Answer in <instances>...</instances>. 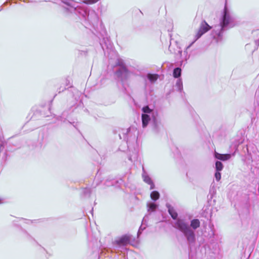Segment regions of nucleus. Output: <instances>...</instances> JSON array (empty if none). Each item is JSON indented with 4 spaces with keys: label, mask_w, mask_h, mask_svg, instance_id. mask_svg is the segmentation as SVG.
<instances>
[{
    "label": "nucleus",
    "mask_w": 259,
    "mask_h": 259,
    "mask_svg": "<svg viewBox=\"0 0 259 259\" xmlns=\"http://www.w3.org/2000/svg\"><path fill=\"white\" fill-rule=\"evenodd\" d=\"M132 236L130 234H125L114 241V244L118 246H126L131 243Z\"/></svg>",
    "instance_id": "nucleus-7"
},
{
    "label": "nucleus",
    "mask_w": 259,
    "mask_h": 259,
    "mask_svg": "<svg viewBox=\"0 0 259 259\" xmlns=\"http://www.w3.org/2000/svg\"><path fill=\"white\" fill-rule=\"evenodd\" d=\"M178 54L180 55V56H182V51L181 50L180 48H179V50L178 51Z\"/></svg>",
    "instance_id": "nucleus-30"
},
{
    "label": "nucleus",
    "mask_w": 259,
    "mask_h": 259,
    "mask_svg": "<svg viewBox=\"0 0 259 259\" xmlns=\"http://www.w3.org/2000/svg\"><path fill=\"white\" fill-rule=\"evenodd\" d=\"M148 212H153L158 207V205L154 202H148L147 204Z\"/></svg>",
    "instance_id": "nucleus-13"
},
{
    "label": "nucleus",
    "mask_w": 259,
    "mask_h": 259,
    "mask_svg": "<svg viewBox=\"0 0 259 259\" xmlns=\"http://www.w3.org/2000/svg\"><path fill=\"white\" fill-rule=\"evenodd\" d=\"M61 118H62V119H64V120H63V122H65V120H66V119H65V118H64V117H62V116H61Z\"/></svg>",
    "instance_id": "nucleus-32"
},
{
    "label": "nucleus",
    "mask_w": 259,
    "mask_h": 259,
    "mask_svg": "<svg viewBox=\"0 0 259 259\" xmlns=\"http://www.w3.org/2000/svg\"><path fill=\"white\" fill-rule=\"evenodd\" d=\"M158 77V75L156 74H148L147 75L148 79L152 82L155 81Z\"/></svg>",
    "instance_id": "nucleus-17"
},
{
    "label": "nucleus",
    "mask_w": 259,
    "mask_h": 259,
    "mask_svg": "<svg viewBox=\"0 0 259 259\" xmlns=\"http://www.w3.org/2000/svg\"><path fill=\"white\" fill-rule=\"evenodd\" d=\"M169 35L170 37H171V34H169Z\"/></svg>",
    "instance_id": "nucleus-36"
},
{
    "label": "nucleus",
    "mask_w": 259,
    "mask_h": 259,
    "mask_svg": "<svg viewBox=\"0 0 259 259\" xmlns=\"http://www.w3.org/2000/svg\"><path fill=\"white\" fill-rule=\"evenodd\" d=\"M28 1V2H36L35 0H27Z\"/></svg>",
    "instance_id": "nucleus-31"
},
{
    "label": "nucleus",
    "mask_w": 259,
    "mask_h": 259,
    "mask_svg": "<svg viewBox=\"0 0 259 259\" xmlns=\"http://www.w3.org/2000/svg\"><path fill=\"white\" fill-rule=\"evenodd\" d=\"M28 222H31V221H30V220H28Z\"/></svg>",
    "instance_id": "nucleus-37"
},
{
    "label": "nucleus",
    "mask_w": 259,
    "mask_h": 259,
    "mask_svg": "<svg viewBox=\"0 0 259 259\" xmlns=\"http://www.w3.org/2000/svg\"><path fill=\"white\" fill-rule=\"evenodd\" d=\"M159 193L157 191H152L150 194L151 198L154 201L158 200L159 198Z\"/></svg>",
    "instance_id": "nucleus-15"
},
{
    "label": "nucleus",
    "mask_w": 259,
    "mask_h": 259,
    "mask_svg": "<svg viewBox=\"0 0 259 259\" xmlns=\"http://www.w3.org/2000/svg\"><path fill=\"white\" fill-rule=\"evenodd\" d=\"M99 0H87L84 1L86 4H93L96 3Z\"/></svg>",
    "instance_id": "nucleus-24"
},
{
    "label": "nucleus",
    "mask_w": 259,
    "mask_h": 259,
    "mask_svg": "<svg viewBox=\"0 0 259 259\" xmlns=\"http://www.w3.org/2000/svg\"><path fill=\"white\" fill-rule=\"evenodd\" d=\"M215 158L222 161H226L229 160L231 157V154H220L217 152L214 154Z\"/></svg>",
    "instance_id": "nucleus-10"
},
{
    "label": "nucleus",
    "mask_w": 259,
    "mask_h": 259,
    "mask_svg": "<svg viewBox=\"0 0 259 259\" xmlns=\"http://www.w3.org/2000/svg\"><path fill=\"white\" fill-rule=\"evenodd\" d=\"M166 207L168 209V212L169 214L170 215L172 219L177 221V220L179 219L178 218V213L175 210L173 207H172L170 204H166Z\"/></svg>",
    "instance_id": "nucleus-11"
},
{
    "label": "nucleus",
    "mask_w": 259,
    "mask_h": 259,
    "mask_svg": "<svg viewBox=\"0 0 259 259\" xmlns=\"http://www.w3.org/2000/svg\"><path fill=\"white\" fill-rule=\"evenodd\" d=\"M211 28V27L209 26L207 23L205 21L203 20L201 22L199 29L196 34L195 36V39L192 42L187 48L186 50H187L189 48L191 47V46L192 45V44L197 40L198 38H199L203 34L207 32L208 30H209ZM185 53H187V51H184Z\"/></svg>",
    "instance_id": "nucleus-6"
},
{
    "label": "nucleus",
    "mask_w": 259,
    "mask_h": 259,
    "mask_svg": "<svg viewBox=\"0 0 259 259\" xmlns=\"http://www.w3.org/2000/svg\"><path fill=\"white\" fill-rule=\"evenodd\" d=\"M214 177L217 181H219L221 179V174L220 171H216Z\"/></svg>",
    "instance_id": "nucleus-22"
},
{
    "label": "nucleus",
    "mask_w": 259,
    "mask_h": 259,
    "mask_svg": "<svg viewBox=\"0 0 259 259\" xmlns=\"http://www.w3.org/2000/svg\"><path fill=\"white\" fill-rule=\"evenodd\" d=\"M224 167L223 163L220 161H217L215 163V168L216 171H221Z\"/></svg>",
    "instance_id": "nucleus-18"
},
{
    "label": "nucleus",
    "mask_w": 259,
    "mask_h": 259,
    "mask_svg": "<svg viewBox=\"0 0 259 259\" xmlns=\"http://www.w3.org/2000/svg\"><path fill=\"white\" fill-rule=\"evenodd\" d=\"M255 96L256 100H259V88L256 91Z\"/></svg>",
    "instance_id": "nucleus-27"
},
{
    "label": "nucleus",
    "mask_w": 259,
    "mask_h": 259,
    "mask_svg": "<svg viewBox=\"0 0 259 259\" xmlns=\"http://www.w3.org/2000/svg\"><path fill=\"white\" fill-rule=\"evenodd\" d=\"M200 225V221L197 219L191 220L190 224L185 219H179L174 223L172 226L183 234L188 244L191 246L194 245L196 241L194 230L198 228Z\"/></svg>",
    "instance_id": "nucleus-3"
},
{
    "label": "nucleus",
    "mask_w": 259,
    "mask_h": 259,
    "mask_svg": "<svg viewBox=\"0 0 259 259\" xmlns=\"http://www.w3.org/2000/svg\"><path fill=\"white\" fill-rule=\"evenodd\" d=\"M144 224H143V223H142V225L141 226H140L139 229V231L137 233V236L138 237H139V236L140 235V234H141L142 232V231L145 229L146 228V227H143V226L144 225Z\"/></svg>",
    "instance_id": "nucleus-23"
},
{
    "label": "nucleus",
    "mask_w": 259,
    "mask_h": 259,
    "mask_svg": "<svg viewBox=\"0 0 259 259\" xmlns=\"http://www.w3.org/2000/svg\"><path fill=\"white\" fill-rule=\"evenodd\" d=\"M176 87L177 88L179 92H182L183 90V82L182 79L178 78L176 83Z\"/></svg>",
    "instance_id": "nucleus-16"
},
{
    "label": "nucleus",
    "mask_w": 259,
    "mask_h": 259,
    "mask_svg": "<svg viewBox=\"0 0 259 259\" xmlns=\"http://www.w3.org/2000/svg\"><path fill=\"white\" fill-rule=\"evenodd\" d=\"M82 193L86 196H90L91 193V191L90 188H85L82 190Z\"/></svg>",
    "instance_id": "nucleus-20"
},
{
    "label": "nucleus",
    "mask_w": 259,
    "mask_h": 259,
    "mask_svg": "<svg viewBox=\"0 0 259 259\" xmlns=\"http://www.w3.org/2000/svg\"><path fill=\"white\" fill-rule=\"evenodd\" d=\"M254 43L256 46L255 50H257L259 46V38L258 39L255 40L254 41Z\"/></svg>",
    "instance_id": "nucleus-26"
},
{
    "label": "nucleus",
    "mask_w": 259,
    "mask_h": 259,
    "mask_svg": "<svg viewBox=\"0 0 259 259\" xmlns=\"http://www.w3.org/2000/svg\"><path fill=\"white\" fill-rule=\"evenodd\" d=\"M182 70L180 67H177L174 69L173 76L175 78H179L181 75Z\"/></svg>",
    "instance_id": "nucleus-14"
},
{
    "label": "nucleus",
    "mask_w": 259,
    "mask_h": 259,
    "mask_svg": "<svg viewBox=\"0 0 259 259\" xmlns=\"http://www.w3.org/2000/svg\"><path fill=\"white\" fill-rule=\"evenodd\" d=\"M65 115V113L64 112V113L62 114V116H64Z\"/></svg>",
    "instance_id": "nucleus-34"
},
{
    "label": "nucleus",
    "mask_w": 259,
    "mask_h": 259,
    "mask_svg": "<svg viewBox=\"0 0 259 259\" xmlns=\"http://www.w3.org/2000/svg\"><path fill=\"white\" fill-rule=\"evenodd\" d=\"M138 135V132L136 128L133 127L122 129L121 132L119 134L120 139H123L126 142L128 148L130 147L131 142L137 141Z\"/></svg>",
    "instance_id": "nucleus-5"
},
{
    "label": "nucleus",
    "mask_w": 259,
    "mask_h": 259,
    "mask_svg": "<svg viewBox=\"0 0 259 259\" xmlns=\"http://www.w3.org/2000/svg\"><path fill=\"white\" fill-rule=\"evenodd\" d=\"M148 219H149L148 215H146L143 219V221H142L143 224H145L146 223H147L148 221Z\"/></svg>",
    "instance_id": "nucleus-25"
},
{
    "label": "nucleus",
    "mask_w": 259,
    "mask_h": 259,
    "mask_svg": "<svg viewBox=\"0 0 259 259\" xmlns=\"http://www.w3.org/2000/svg\"><path fill=\"white\" fill-rule=\"evenodd\" d=\"M189 58V56H188V57H186V58H185V60L186 61Z\"/></svg>",
    "instance_id": "nucleus-33"
},
{
    "label": "nucleus",
    "mask_w": 259,
    "mask_h": 259,
    "mask_svg": "<svg viewBox=\"0 0 259 259\" xmlns=\"http://www.w3.org/2000/svg\"><path fill=\"white\" fill-rule=\"evenodd\" d=\"M137 157H138V156H137V153L136 152L135 153H134L132 155H129L128 156V160L131 161H133L134 160H135L136 159H137Z\"/></svg>",
    "instance_id": "nucleus-21"
},
{
    "label": "nucleus",
    "mask_w": 259,
    "mask_h": 259,
    "mask_svg": "<svg viewBox=\"0 0 259 259\" xmlns=\"http://www.w3.org/2000/svg\"><path fill=\"white\" fill-rule=\"evenodd\" d=\"M116 65L119 66L120 68L126 67L123 60L120 58L117 59L116 62Z\"/></svg>",
    "instance_id": "nucleus-19"
},
{
    "label": "nucleus",
    "mask_w": 259,
    "mask_h": 259,
    "mask_svg": "<svg viewBox=\"0 0 259 259\" xmlns=\"http://www.w3.org/2000/svg\"><path fill=\"white\" fill-rule=\"evenodd\" d=\"M43 116L45 117V116H47L48 115H46V114H43Z\"/></svg>",
    "instance_id": "nucleus-35"
},
{
    "label": "nucleus",
    "mask_w": 259,
    "mask_h": 259,
    "mask_svg": "<svg viewBox=\"0 0 259 259\" xmlns=\"http://www.w3.org/2000/svg\"><path fill=\"white\" fill-rule=\"evenodd\" d=\"M171 44H172V39L170 38V45H169V50L170 52H172V50H171Z\"/></svg>",
    "instance_id": "nucleus-28"
},
{
    "label": "nucleus",
    "mask_w": 259,
    "mask_h": 259,
    "mask_svg": "<svg viewBox=\"0 0 259 259\" xmlns=\"http://www.w3.org/2000/svg\"><path fill=\"white\" fill-rule=\"evenodd\" d=\"M106 185L107 186H110L111 185H113V183H110V182L109 181H107L106 182Z\"/></svg>",
    "instance_id": "nucleus-29"
},
{
    "label": "nucleus",
    "mask_w": 259,
    "mask_h": 259,
    "mask_svg": "<svg viewBox=\"0 0 259 259\" xmlns=\"http://www.w3.org/2000/svg\"><path fill=\"white\" fill-rule=\"evenodd\" d=\"M142 127H147L149 122H151L152 130L155 133H159L162 128L161 119L158 116L157 111L150 109L148 106H145L142 109Z\"/></svg>",
    "instance_id": "nucleus-4"
},
{
    "label": "nucleus",
    "mask_w": 259,
    "mask_h": 259,
    "mask_svg": "<svg viewBox=\"0 0 259 259\" xmlns=\"http://www.w3.org/2000/svg\"><path fill=\"white\" fill-rule=\"evenodd\" d=\"M234 21L235 18L232 12L226 4L219 18V24L213 26L211 32V36L217 42L223 40L225 31L235 26Z\"/></svg>",
    "instance_id": "nucleus-2"
},
{
    "label": "nucleus",
    "mask_w": 259,
    "mask_h": 259,
    "mask_svg": "<svg viewBox=\"0 0 259 259\" xmlns=\"http://www.w3.org/2000/svg\"><path fill=\"white\" fill-rule=\"evenodd\" d=\"M115 74L119 79L124 81L128 77L130 72L126 67H122L116 71Z\"/></svg>",
    "instance_id": "nucleus-8"
},
{
    "label": "nucleus",
    "mask_w": 259,
    "mask_h": 259,
    "mask_svg": "<svg viewBox=\"0 0 259 259\" xmlns=\"http://www.w3.org/2000/svg\"><path fill=\"white\" fill-rule=\"evenodd\" d=\"M100 45L103 50H104L105 48L109 49L112 47L110 41L107 37L103 38V40L100 41Z\"/></svg>",
    "instance_id": "nucleus-12"
},
{
    "label": "nucleus",
    "mask_w": 259,
    "mask_h": 259,
    "mask_svg": "<svg viewBox=\"0 0 259 259\" xmlns=\"http://www.w3.org/2000/svg\"><path fill=\"white\" fill-rule=\"evenodd\" d=\"M142 178L143 181L147 184L150 186V189H153L155 187V185L151 178L149 176L147 173L145 171L144 168L143 167V174Z\"/></svg>",
    "instance_id": "nucleus-9"
},
{
    "label": "nucleus",
    "mask_w": 259,
    "mask_h": 259,
    "mask_svg": "<svg viewBox=\"0 0 259 259\" xmlns=\"http://www.w3.org/2000/svg\"><path fill=\"white\" fill-rule=\"evenodd\" d=\"M63 11L66 14H75L83 21L85 27H95L98 25L99 17L94 11H89L87 7L79 5L74 0H60Z\"/></svg>",
    "instance_id": "nucleus-1"
}]
</instances>
